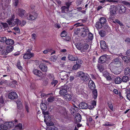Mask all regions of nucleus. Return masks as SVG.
Masks as SVG:
<instances>
[{
    "instance_id": "f257e3e1",
    "label": "nucleus",
    "mask_w": 130,
    "mask_h": 130,
    "mask_svg": "<svg viewBox=\"0 0 130 130\" xmlns=\"http://www.w3.org/2000/svg\"><path fill=\"white\" fill-rule=\"evenodd\" d=\"M75 45L77 49L80 50L81 52H88L89 46L88 44L85 43L82 45L80 43H77Z\"/></svg>"
},
{
    "instance_id": "f03ea898",
    "label": "nucleus",
    "mask_w": 130,
    "mask_h": 130,
    "mask_svg": "<svg viewBox=\"0 0 130 130\" xmlns=\"http://www.w3.org/2000/svg\"><path fill=\"white\" fill-rule=\"evenodd\" d=\"M17 14L20 17L23 18H25L27 15V14H25V11L22 9L20 8L17 10Z\"/></svg>"
},
{
    "instance_id": "7ed1b4c3",
    "label": "nucleus",
    "mask_w": 130,
    "mask_h": 130,
    "mask_svg": "<svg viewBox=\"0 0 130 130\" xmlns=\"http://www.w3.org/2000/svg\"><path fill=\"white\" fill-rule=\"evenodd\" d=\"M112 63H113L115 66L117 67H120L122 64V63L121 61V59L118 57L116 58L113 59L112 61V62H111L110 64Z\"/></svg>"
},
{
    "instance_id": "20e7f679",
    "label": "nucleus",
    "mask_w": 130,
    "mask_h": 130,
    "mask_svg": "<svg viewBox=\"0 0 130 130\" xmlns=\"http://www.w3.org/2000/svg\"><path fill=\"white\" fill-rule=\"evenodd\" d=\"M69 73L67 72L64 71L61 72L60 74V76L61 80H67L69 76Z\"/></svg>"
},
{
    "instance_id": "39448f33",
    "label": "nucleus",
    "mask_w": 130,
    "mask_h": 130,
    "mask_svg": "<svg viewBox=\"0 0 130 130\" xmlns=\"http://www.w3.org/2000/svg\"><path fill=\"white\" fill-rule=\"evenodd\" d=\"M82 31L81 32L80 35L82 37H85L86 36L87 33L89 31L88 28L87 27H84L82 28Z\"/></svg>"
},
{
    "instance_id": "423d86ee",
    "label": "nucleus",
    "mask_w": 130,
    "mask_h": 130,
    "mask_svg": "<svg viewBox=\"0 0 130 130\" xmlns=\"http://www.w3.org/2000/svg\"><path fill=\"white\" fill-rule=\"evenodd\" d=\"M59 94L61 95H64L67 93V87L65 86H63L60 87Z\"/></svg>"
},
{
    "instance_id": "0eeeda50",
    "label": "nucleus",
    "mask_w": 130,
    "mask_h": 130,
    "mask_svg": "<svg viewBox=\"0 0 130 130\" xmlns=\"http://www.w3.org/2000/svg\"><path fill=\"white\" fill-rule=\"evenodd\" d=\"M117 7L115 6L112 5L110 6L109 9L110 14L112 15H113L116 14Z\"/></svg>"
},
{
    "instance_id": "6e6552de",
    "label": "nucleus",
    "mask_w": 130,
    "mask_h": 130,
    "mask_svg": "<svg viewBox=\"0 0 130 130\" xmlns=\"http://www.w3.org/2000/svg\"><path fill=\"white\" fill-rule=\"evenodd\" d=\"M17 21H18V19H15L14 20L8 19L7 22L10 26L12 27L14 26L16 24L17 25Z\"/></svg>"
},
{
    "instance_id": "1a4fd4ad",
    "label": "nucleus",
    "mask_w": 130,
    "mask_h": 130,
    "mask_svg": "<svg viewBox=\"0 0 130 130\" xmlns=\"http://www.w3.org/2000/svg\"><path fill=\"white\" fill-rule=\"evenodd\" d=\"M17 96L16 93L15 92H12L9 93L8 95L9 98L12 100L17 98Z\"/></svg>"
},
{
    "instance_id": "9d476101",
    "label": "nucleus",
    "mask_w": 130,
    "mask_h": 130,
    "mask_svg": "<svg viewBox=\"0 0 130 130\" xmlns=\"http://www.w3.org/2000/svg\"><path fill=\"white\" fill-rule=\"evenodd\" d=\"M38 15L37 13H35L33 15L31 14H27V19L29 20H33L37 18Z\"/></svg>"
},
{
    "instance_id": "9b49d317",
    "label": "nucleus",
    "mask_w": 130,
    "mask_h": 130,
    "mask_svg": "<svg viewBox=\"0 0 130 130\" xmlns=\"http://www.w3.org/2000/svg\"><path fill=\"white\" fill-rule=\"evenodd\" d=\"M117 9L119 10V11L120 13H124L126 10V8L124 6L122 5H119L117 7Z\"/></svg>"
},
{
    "instance_id": "f8f14e48",
    "label": "nucleus",
    "mask_w": 130,
    "mask_h": 130,
    "mask_svg": "<svg viewBox=\"0 0 130 130\" xmlns=\"http://www.w3.org/2000/svg\"><path fill=\"white\" fill-rule=\"evenodd\" d=\"M84 87L83 86H78L76 88V92L79 94H82L84 92Z\"/></svg>"
},
{
    "instance_id": "ddd939ff",
    "label": "nucleus",
    "mask_w": 130,
    "mask_h": 130,
    "mask_svg": "<svg viewBox=\"0 0 130 130\" xmlns=\"http://www.w3.org/2000/svg\"><path fill=\"white\" fill-rule=\"evenodd\" d=\"M33 56V54L32 53H31L30 52L28 53L24 54L23 57L24 59H29Z\"/></svg>"
},
{
    "instance_id": "4468645a",
    "label": "nucleus",
    "mask_w": 130,
    "mask_h": 130,
    "mask_svg": "<svg viewBox=\"0 0 130 130\" xmlns=\"http://www.w3.org/2000/svg\"><path fill=\"white\" fill-rule=\"evenodd\" d=\"M42 113L44 115V121L46 122V120H48V118L49 119L50 116L48 115V112L47 111H46L45 110H43L42 111Z\"/></svg>"
},
{
    "instance_id": "2eb2a0df",
    "label": "nucleus",
    "mask_w": 130,
    "mask_h": 130,
    "mask_svg": "<svg viewBox=\"0 0 130 130\" xmlns=\"http://www.w3.org/2000/svg\"><path fill=\"white\" fill-rule=\"evenodd\" d=\"M88 86L90 89L92 90L94 89L95 87L94 82L91 80L89 81Z\"/></svg>"
},
{
    "instance_id": "dca6fc26",
    "label": "nucleus",
    "mask_w": 130,
    "mask_h": 130,
    "mask_svg": "<svg viewBox=\"0 0 130 130\" xmlns=\"http://www.w3.org/2000/svg\"><path fill=\"white\" fill-rule=\"evenodd\" d=\"M39 67L40 69L44 72H46L47 70V67L45 65L40 64L39 66Z\"/></svg>"
},
{
    "instance_id": "f3484780",
    "label": "nucleus",
    "mask_w": 130,
    "mask_h": 130,
    "mask_svg": "<svg viewBox=\"0 0 130 130\" xmlns=\"http://www.w3.org/2000/svg\"><path fill=\"white\" fill-rule=\"evenodd\" d=\"M33 72L34 74L39 77H41L42 74V73L41 71L37 69H34L33 70Z\"/></svg>"
},
{
    "instance_id": "a211bd4d",
    "label": "nucleus",
    "mask_w": 130,
    "mask_h": 130,
    "mask_svg": "<svg viewBox=\"0 0 130 130\" xmlns=\"http://www.w3.org/2000/svg\"><path fill=\"white\" fill-rule=\"evenodd\" d=\"M79 107L81 109H86L87 108L88 105L87 104L85 103H82L79 105Z\"/></svg>"
},
{
    "instance_id": "6ab92c4d",
    "label": "nucleus",
    "mask_w": 130,
    "mask_h": 130,
    "mask_svg": "<svg viewBox=\"0 0 130 130\" xmlns=\"http://www.w3.org/2000/svg\"><path fill=\"white\" fill-rule=\"evenodd\" d=\"M103 75L105 77L107 80H111V78L109 75L108 73L107 72H104Z\"/></svg>"
},
{
    "instance_id": "aec40b11",
    "label": "nucleus",
    "mask_w": 130,
    "mask_h": 130,
    "mask_svg": "<svg viewBox=\"0 0 130 130\" xmlns=\"http://www.w3.org/2000/svg\"><path fill=\"white\" fill-rule=\"evenodd\" d=\"M106 59V57L105 56H102L100 57L99 61L100 63H103L105 61Z\"/></svg>"
},
{
    "instance_id": "412c9836",
    "label": "nucleus",
    "mask_w": 130,
    "mask_h": 130,
    "mask_svg": "<svg viewBox=\"0 0 130 130\" xmlns=\"http://www.w3.org/2000/svg\"><path fill=\"white\" fill-rule=\"evenodd\" d=\"M68 58L69 60L72 61H76L78 59L77 56L70 54L69 55Z\"/></svg>"
},
{
    "instance_id": "4be33fe9",
    "label": "nucleus",
    "mask_w": 130,
    "mask_h": 130,
    "mask_svg": "<svg viewBox=\"0 0 130 130\" xmlns=\"http://www.w3.org/2000/svg\"><path fill=\"white\" fill-rule=\"evenodd\" d=\"M82 117L80 115L79 113H77L75 117V120L77 122H80L81 120Z\"/></svg>"
},
{
    "instance_id": "5701e85b",
    "label": "nucleus",
    "mask_w": 130,
    "mask_h": 130,
    "mask_svg": "<svg viewBox=\"0 0 130 130\" xmlns=\"http://www.w3.org/2000/svg\"><path fill=\"white\" fill-rule=\"evenodd\" d=\"M64 98L66 101H69L72 99V97L70 94L67 93L64 95Z\"/></svg>"
},
{
    "instance_id": "b1692460",
    "label": "nucleus",
    "mask_w": 130,
    "mask_h": 130,
    "mask_svg": "<svg viewBox=\"0 0 130 130\" xmlns=\"http://www.w3.org/2000/svg\"><path fill=\"white\" fill-rule=\"evenodd\" d=\"M110 70L112 72L115 74H118L120 73V72L119 71L117 68H115L111 69Z\"/></svg>"
},
{
    "instance_id": "393cba45",
    "label": "nucleus",
    "mask_w": 130,
    "mask_h": 130,
    "mask_svg": "<svg viewBox=\"0 0 130 130\" xmlns=\"http://www.w3.org/2000/svg\"><path fill=\"white\" fill-rule=\"evenodd\" d=\"M14 42L13 40L9 39H7L5 43L7 45H12L14 43Z\"/></svg>"
},
{
    "instance_id": "a878e982",
    "label": "nucleus",
    "mask_w": 130,
    "mask_h": 130,
    "mask_svg": "<svg viewBox=\"0 0 130 130\" xmlns=\"http://www.w3.org/2000/svg\"><path fill=\"white\" fill-rule=\"evenodd\" d=\"M103 24L100 22H96L95 25V27L98 29H101L103 26Z\"/></svg>"
},
{
    "instance_id": "bb28decb",
    "label": "nucleus",
    "mask_w": 130,
    "mask_h": 130,
    "mask_svg": "<svg viewBox=\"0 0 130 130\" xmlns=\"http://www.w3.org/2000/svg\"><path fill=\"white\" fill-rule=\"evenodd\" d=\"M80 79L83 81L86 82L88 80L89 77L88 75L86 74H85L83 77L80 78Z\"/></svg>"
},
{
    "instance_id": "cd10ccee",
    "label": "nucleus",
    "mask_w": 130,
    "mask_h": 130,
    "mask_svg": "<svg viewBox=\"0 0 130 130\" xmlns=\"http://www.w3.org/2000/svg\"><path fill=\"white\" fill-rule=\"evenodd\" d=\"M17 25H20L21 26H24L26 23V21L25 20L21 22V21L18 19V21H17Z\"/></svg>"
},
{
    "instance_id": "c85d7f7f",
    "label": "nucleus",
    "mask_w": 130,
    "mask_h": 130,
    "mask_svg": "<svg viewBox=\"0 0 130 130\" xmlns=\"http://www.w3.org/2000/svg\"><path fill=\"white\" fill-rule=\"evenodd\" d=\"M100 46L101 48L105 49L106 47V45L105 42L104 41H101L100 42Z\"/></svg>"
},
{
    "instance_id": "c756f323",
    "label": "nucleus",
    "mask_w": 130,
    "mask_h": 130,
    "mask_svg": "<svg viewBox=\"0 0 130 130\" xmlns=\"http://www.w3.org/2000/svg\"><path fill=\"white\" fill-rule=\"evenodd\" d=\"M129 80V77L126 75L123 76L122 79V81L123 82L127 83Z\"/></svg>"
},
{
    "instance_id": "7c9ffc66",
    "label": "nucleus",
    "mask_w": 130,
    "mask_h": 130,
    "mask_svg": "<svg viewBox=\"0 0 130 130\" xmlns=\"http://www.w3.org/2000/svg\"><path fill=\"white\" fill-rule=\"evenodd\" d=\"M5 124L8 126V128H11L14 126V124L13 122H5Z\"/></svg>"
},
{
    "instance_id": "2f4dec72",
    "label": "nucleus",
    "mask_w": 130,
    "mask_h": 130,
    "mask_svg": "<svg viewBox=\"0 0 130 130\" xmlns=\"http://www.w3.org/2000/svg\"><path fill=\"white\" fill-rule=\"evenodd\" d=\"M122 78L119 77H117L115 78V82L116 84H118L122 82Z\"/></svg>"
},
{
    "instance_id": "473e14b6",
    "label": "nucleus",
    "mask_w": 130,
    "mask_h": 130,
    "mask_svg": "<svg viewBox=\"0 0 130 130\" xmlns=\"http://www.w3.org/2000/svg\"><path fill=\"white\" fill-rule=\"evenodd\" d=\"M99 21L101 23L103 24L106 22V19L104 17H101L100 18Z\"/></svg>"
},
{
    "instance_id": "72a5a7b5",
    "label": "nucleus",
    "mask_w": 130,
    "mask_h": 130,
    "mask_svg": "<svg viewBox=\"0 0 130 130\" xmlns=\"http://www.w3.org/2000/svg\"><path fill=\"white\" fill-rule=\"evenodd\" d=\"M92 93L93 98L94 99L96 98L97 96V91L96 89L93 90L92 91Z\"/></svg>"
},
{
    "instance_id": "f704fd0d",
    "label": "nucleus",
    "mask_w": 130,
    "mask_h": 130,
    "mask_svg": "<svg viewBox=\"0 0 130 130\" xmlns=\"http://www.w3.org/2000/svg\"><path fill=\"white\" fill-rule=\"evenodd\" d=\"M6 49L9 53L11 52L13 50V47L12 46H7Z\"/></svg>"
},
{
    "instance_id": "c9c22d12",
    "label": "nucleus",
    "mask_w": 130,
    "mask_h": 130,
    "mask_svg": "<svg viewBox=\"0 0 130 130\" xmlns=\"http://www.w3.org/2000/svg\"><path fill=\"white\" fill-rule=\"evenodd\" d=\"M122 59L126 63H127L128 62L129 60V59L128 57L126 56H124L122 57Z\"/></svg>"
},
{
    "instance_id": "e433bc0d",
    "label": "nucleus",
    "mask_w": 130,
    "mask_h": 130,
    "mask_svg": "<svg viewBox=\"0 0 130 130\" xmlns=\"http://www.w3.org/2000/svg\"><path fill=\"white\" fill-rule=\"evenodd\" d=\"M124 73L125 75L130 74V67H128L125 68L124 70Z\"/></svg>"
},
{
    "instance_id": "4c0bfd02",
    "label": "nucleus",
    "mask_w": 130,
    "mask_h": 130,
    "mask_svg": "<svg viewBox=\"0 0 130 130\" xmlns=\"http://www.w3.org/2000/svg\"><path fill=\"white\" fill-rule=\"evenodd\" d=\"M81 67V65L79 64H76L73 67V70H76Z\"/></svg>"
},
{
    "instance_id": "58836bf2",
    "label": "nucleus",
    "mask_w": 130,
    "mask_h": 130,
    "mask_svg": "<svg viewBox=\"0 0 130 130\" xmlns=\"http://www.w3.org/2000/svg\"><path fill=\"white\" fill-rule=\"evenodd\" d=\"M1 127H2V130H6L8 128V126L5 124V123L4 124H1Z\"/></svg>"
},
{
    "instance_id": "ea45409f",
    "label": "nucleus",
    "mask_w": 130,
    "mask_h": 130,
    "mask_svg": "<svg viewBox=\"0 0 130 130\" xmlns=\"http://www.w3.org/2000/svg\"><path fill=\"white\" fill-rule=\"evenodd\" d=\"M57 128L54 126H52L47 127L46 130H57Z\"/></svg>"
},
{
    "instance_id": "a19ab883",
    "label": "nucleus",
    "mask_w": 130,
    "mask_h": 130,
    "mask_svg": "<svg viewBox=\"0 0 130 130\" xmlns=\"http://www.w3.org/2000/svg\"><path fill=\"white\" fill-rule=\"evenodd\" d=\"M68 9L66 6H63L61 8V12L62 13H64Z\"/></svg>"
},
{
    "instance_id": "79ce46f5",
    "label": "nucleus",
    "mask_w": 130,
    "mask_h": 130,
    "mask_svg": "<svg viewBox=\"0 0 130 130\" xmlns=\"http://www.w3.org/2000/svg\"><path fill=\"white\" fill-rule=\"evenodd\" d=\"M99 34L101 37H103L105 35L106 32L105 31L102 30L99 31Z\"/></svg>"
},
{
    "instance_id": "37998d69",
    "label": "nucleus",
    "mask_w": 130,
    "mask_h": 130,
    "mask_svg": "<svg viewBox=\"0 0 130 130\" xmlns=\"http://www.w3.org/2000/svg\"><path fill=\"white\" fill-rule=\"evenodd\" d=\"M47 76L48 78L51 81H52V80L54 79V75L52 74H48Z\"/></svg>"
},
{
    "instance_id": "c03bdc74",
    "label": "nucleus",
    "mask_w": 130,
    "mask_h": 130,
    "mask_svg": "<svg viewBox=\"0 0 130 130\" xmlns=\"http://www.w3.org/2000/svg\"><path fill=\"white\" fill-rule=\"evenodd\" d=\"M41 109L42 111L43 110H45L46 109V105L44 104H41L40 105Z\"/></svg>"
},
{
    "instance_id": "a18cd8bd",
    "label": "nucleus",
    "mask_w": 130,
    "mask_h": 130,
    "mask_svg": "<svg viewBox=\"0 0 130 130\" xmlns=\"http://www.w3.org/2000/svg\"><path fill=\"white\" fill-rule=\"evenodd\" d=\"M88 39L90 40H92L93 38V34L91 32H89L88 36Z\"/></svg>"
},
{
    "instance_id": "49530a36",
    "label": "nucleus",
    "mask_w": 130,
    "mask_h": 130,
    "mask_svg": "<svg viewBox=\"0 0 130 130\" xmlns=\"http://www.w3.org/2000/svg\"><path fill=\"white\" fill-rule=\"evenodd\" d=\"M85 73L84 72L82 71L78 72L77 73V75L80 78L84 75Z\"/></svg>"
},
{
    "instance_id": "de8ad7c7",
    "label": "nucleus",
    "mask_w": 130,
    "mask_h": 130,
    "mask_svg": "<svg viewBox=\"0 0 130 130\" xmlns=\"http://www.w3.org/2000/svg\"><path fill=\"white\" fill-rule=\"evenodd\" d=\"M16 103L18 108H22V105L21 104V101L19 100H17L16 102Z\"/></svg>"
},
{
    "instance_id": "09e8293b",
    "label": "nucleus",
    "mask_w": 130,
    "mask_h": 130,
    "mask_svg": "<svg viewBox=\"0 0 130 130\" xmlns=\"http://www.w3.org/2000/svg\"><path fill=\"white\" fill-rule=\"evenodd\" d=\"M57 58V57L56 56H52L50 59L51 61H55L56 59Z\"/></svg>"
},
{
    "instance_id": "8fccbe9b",
    "label": "nucleus",
    "mask_w": 130,
    "mask_h": 130,
    "mask_svg": "<svg viewBox=\"0 0 130 130\" xmlns=\"http://www.w3.org/2000/svg\"><path fill=\"white\" fill-rule=\"evenodd\" d=\"M52 81L51 83V84L52 85H53L54 86H55L58 82V81L57 80H54V79L52 80Z\"/></svg>"
},
{
    "instance_id": "3c124183",
    "label": "nucleus",
    "mask_w": 130,
    "mask_h": 130,
    "mask_svg": "<svg viewBox=\"0 0 130 130\" xmlns=\"http://www.w3.org/2000/svg\"><path fill=\"white\" fill-rule=\"evenodd\" d=\"M7 40L6 38L5 37H0V42H5Z\"/></svg>"
},
{
    "instance_id": "603ef678",
    "label": "nucleus",
    "mask_w": 130,
    "mask_h": 130,
    "mask_svg": "<svg viewBox=\"0 0 130 130\" xmlns=\"http://www.w3.org/2000/svg\"><path fill=\"white\" fill-rule=\"evenodd\" d=\"M80 31L79 28L75 29L74 31V33L76 35H78Z\"/></svg>"
},
{
    "instance_id": "864d4df0",
    "label": "nucleus",
    "mask_w": 130,
    "mask_h": 130,
    "mask_svg": "<svg viewBox=\"0 0 130 130\" xmlns=\"http://www.w3.org/2000/svg\"><path fill=\"white\" fill-rule=\"evenodd\" d=\"M113 22L114 23H117L120 26H122L123 25L122 23L118 19H116L115 21H113Z\"/></svg>"
},
{
    "instance_id": "5fc2aeb1",
    "label": "nucleus",
    "mask_w": 130,
    "mask_h": 130,
    "mask_svg": "<svg viewBox=\"0 0 130 130\" xmlns=\"http://www.w3.org/2000/svg\"><path fill=\"white\" fill-rule=\"evenodd\" d=\"M2 54L4 55H7L8 53L7 52L6 49H4L2 50Z\"/></svg>"
},
{
    "instance_id": "6e6d98bb",
    "label": "nucleus",
    "mask_w": 130,
    "mask_h": 130,
    "mask_svg": "<svg viewBox=\"0 0 130 130\" xmlns=\"http://www.w3.org/2000/svg\"><path fill=\"white\" fill-rule=\"evenodd\" d=\"M15 127L18 129H21L22 128V124L20 123H19L18 125H16Z\"/></svg>"
},
{
    "instance_id": "4d7b16f0",
    "label": "nucleus",
    "mask_w": 130,
    "mask_h": 130,
    "mask_svg": "<svg viewBox=\"0 0 130 130\" xmlns=\"http://www.w3.org/2000/svg\"><path fill=\"white\" fill-rule=\"evenodd\" d=\"M20 63L19 61H18L17 63V68L20 70L22 69V67L20 66Z\"/></svg>"
},
{
    "instance_id": "13d9d810",
    "label": "nucleus",
    "mask_w": 130,
    "mask_h": 130,
    "mask_svg": "<svg viewBox=\"0 0 130 130\" xmlns=\"http://www.w3.org/2000/svg\"><path fill=\"white\" fill-rule=\"evenodd\" d=\"M109 107V108L110 109L112 110H113V106L112 104L111 103V102H108L107 103Z\"/></svg>"
},
{
    "instance_id": "bf43d9fd",
    "label": "nucleus",
    "mask_w": 130,
    "mask_h": 130,
    "mask_svg": "<svg viewBox=\"0 0 130 130\" xmlns=\"http://www.w3.org/2000/svg\"><path fill=\"white\" fill-rule=\"evenodd\" d=\"M54 100V98L52 96H50L47 99V101L49 102H52Z\"/></svg>"
},
{
    "instance_id": "052dcab7",
    "label": "nucleus",
    "mask_w": 130,
    "mask_h": 130,
    "mask_svg": "<svg viewBox=\"0 0 130 130\" xmlns=\"http://www.w3.org/2000/svg\"><path fill=\"white\" fill-rule=\"evenodd\" d=\"M46 124L47 126H53L54 125V123L53 122L50 121H47L46 122Z\"/></svg>"
},
{
    "instance_id": "680f3d73",
    "label": "nucleus",
    "mask_w": 130,
    "mask_h": 130,
    "mask_svg": "<svg viewBox=\"0 0 130 130\" xmlns=\"http://www.w3.org/2000/svg\"><path fill=\"white\" fill-rule=\"evenodd\" d=\"M52 50L51 49H47L43 51V53L44 54H47L48 52L51 51Z\"/></svg>"
},
{
    "instance_id": "e2e57ef3",
    "label": "nucleus",
    "mask_w": 130,
    "mask_h": 130,
    "mask_svg": "<svg viewBox=\"0 0 130 130\" xmlns=\"http://www.w3.org/2000/svg\"><path fill=\"white\" fill-rule=\"evenodd\" d=\"M124 41L127 44L130 43V38L126 37Z\"/></svg>"
},
{
    "instance_id": "0e129e2a",
    "label": "nucleus",
    "mask_w": 130,
    "mask_h": 130,
    "mask_svg": "<svg viewBox=\"0 0 130 130\" xmlns=\"http://www.w3.org/2000/svg\"><path fill=\"white\" fill-rule=\"evenodd\" d=\"M76 63L77 64H81L83 62L80 59H77L76 60Z\"/></svg>"
},
{
    "instance_id": "69168bd1",
    "label": "nucleus",
    "mask_w": 130,
    "mask_h": 130,
    "mask_svg": "<svg viewBox=\"0 0 130 130\" xmlns=\"http://www.w3.org/2000/svg\"><path fill=\"white\" fill-rule=\"evenodd\" d=\"M66 35V33L65 31H63L61 34V36L62 37H65Z\"/></svg>"
},
{
    "instance_id": "338daca9",
    "label": "nucleus",
    "mask_w": 130,
    "mask_h": 130,
    "mask_svg": "<svg viewBox=\"0 0 130 130\" xmlns=\"http://www.w3.org/2000/svg\"><path fill=\"white\" fill-rule=\"evenodd\" d=\"M1 25L3 26L5 28H6L8 27V24L6 23H1Z\"/></svg>"
},
{
    "instance_id": "774afa93",
    "label": "nucleus",
    "mask_w": 130,
    "mask_h": 130,
    "mask_svg": "<svg viewBox=\"0 0 130 130\" xmlns=\"http://www.w3.org/2000/svg\"><path fill=\"white\" fill-rule=\"evenodd\" d=\"M72 2H66V5L67 6V7L69 9V7L70 5H71V3Z\"/></svg>"
}]
</instances>
